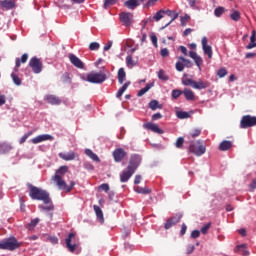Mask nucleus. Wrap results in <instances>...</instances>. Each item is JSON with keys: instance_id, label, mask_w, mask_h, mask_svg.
Returning <instances> with one entry per match:
<instances>
[{"instance_id": "obj_1", "label": "nucleus", "mask_w": 256, "mask_h": 256, "mask_svg": "<svg viewBox=\"0 0 256 256\" xmlns=\"http://www.w3.org/2000/svg\"><path fill=\"white\" fill-rule=\"evenodd\" d=\"M69 171V167L61 166L52 177V181L56 184V187L60 189V191H65V193H71L73 188L75 187V182L71 181L70 184L67 186V182L63 180V175Z\"/></svg>"}, {"instance_id": "obj_2", "label": "nucleus", "mask_w": 256, "mask_h": 256, "mask_svg": "<svg viewBox=\"0 0 256 256\" xmlns=\"http://www.w3.org/2000/svg\"><path fill=\"white\" fill-rule=\"evenodd\" d=\"M27 187L29 189V197H31L34 201L51 203V197L49 196V192L39 187L33 186V184H28Z\"/></svg>"}, {"instance_id": "obj_3", "label": "nucleus", "mask_w": 256, "mask_h": 256, "mask_svg": "<svg viewBox=\"0 0 256 256\" xmlns=\"http://www.w3.org/2000/svg\"><path fill=\"white\" fill-rule=\"evenodd\" d=\"M23 243L19 242L17 238L10 237L0 241V249L4 251H15L19 249Z\"/></svg>"}, {"instance_id": "obj_4", "label": "nucleus", "mask_w": 256, "mask_h": 256, "mask_svg": "<svg viewBox=\"0 0 256 256\" xmlns=\"http://www.w3.org/2000/svg\"><path fill=\"white\" fill-rule=\"evenodd\" d=\"M106 80H107V75H105V73H103L102 71H99V72L92 71L88 73L86 76V81H88V83L101 84Z\"/></svg>"}, {"instance_id": "obj_5", "label": "nucleus", "mask_w": 256, "mask_h": 256, "mask_svg": "<svg viewBox=\"0 0 256 256\" xmlns=\"http://www.w3.org/2000/svg\"><path fill=\"white\" fill-rule=\"evenodd\" d=\"M124 51L127 53L126 63L127 65H133V52L137 51V44H135L132 40L126 41V45L124 46Z\"/></svg>"}, {"instance_id": "obj_6", "label": "nucleus", "mask_w": 256, "mask_h": 256, "mask_svg": "<svg viewBox=\"0 0 256 256\" xmlns=\"http://www.w3.org/2000/svg\"><path fill=\"white\" fill-rule=\"evenodd\" d=\"M191 153H194L197 157H201V155H205L207 148L203 145L201 140H198L196 143L190 146Z\"/></svg>"}, {"instance_id": "obj_7", "label": "nucleus", "mask_w": 256, "mask_h": 256, "mask_svg": "<svg viewBox=\"0 0 256 256\" xmlns=\"http://www.w3.org/2000/svg\"><path fill=\"white\" fill-rule=\"evenodd\" d=\"M256 116L245 115L240 121V129H249V127H255Z\"/></svg>"}, {"instance_id": "obj_8", "label": "nucleus", "mask_w": 256, "mask_h": 256, "mask_svg": "<svg viewBox=\"0 0 256 256\" xmlns=\"http://www.w3.org/2000/svg\"><path fill=\"white\" fill-rule=\"evenodd\" d=\"M207 36L202 37L201 45H202V51L204 55H207L208 59L213 58V48L211 45L208 44Z\"/></svg>"}, {"instance_id": "obj_9", "label": "nucleus", "mask_w": 256, "mask_h": 256, "mask_svg": "<svg viewBox=\"0 0 256 256\" xmlns=\"http://www.w3.org/2000/svg\"><path fill=\"white\" fill-rule=\"evenodd\" d=\"M139 165H141V156L137 154L131 155L127 168L135 172Z\"/></svg>"}, {"instance_id": "obj_10", "label": "nucleus", "mask_w": 256, "mask_h": 256, "mask_svg": "<svg viewBox=\"0 0 256 256\" xmlns=\"http://www.w3.org/2000/svg\"><path fill=\"white\" fill-rule=\"evenodd\" d=\"M120 21L125 27H131L133 24V13L122 12L120 13Z\"/></svg>"}, {"instance_id": "obj_11", "label": "nucleus", "mask_w": 256, "mask_h": 256, "mask_svg": "<svg viewBox=\"0 0 256 256\" xmlns=\"http://www.w3.org/2000/svg\"><path fill=\"white\" fill-rule=\"evenodd\" d=\"M125 157H127V152L123 148H117L113 152V158L116 163H121Z\"/></svg>"}, {"instance_id": "obj_12", "label": "nucleus", "mask_w": 256, "mask_h": 256, "mask_svg": "<svg viewBox=\"0 0 256 256\" xmlns=\"http://www.w3.org/2000/svg\"><path fill=\"white\" fill-rule=\"evenodd\" d=\"M133 175H135V171L131 170L129 168L123 170L120 173V181L121 183H127V181H129L131 179V177H133Z\"/></svg>"}, {"instance_id": "obj_13", "label": "nucleus", "mask_w": 256, "mask_h": 256, "mask_svg": "<svg viewBox=\"0 0 256 256\" xmlns=\"http://www.w3.org/2000/svg\"><path fill=\"white\" fill-rule=\"evenodd\" d=\"M144 128L148 129V131H152L153 133H157L158 135H163V133H165L163 129L159 128V125L151 122L144 124Z\"/></svg>"}, {"instance_id": "obj_14", "label": "nucleus", "mask_w": 256, "mask_h": 256, "mask_svg": "<svg viewBox=\"0 0 256 256\" xmlns=\"http://www.w3.org/2000/svg\"><path fill=\"white\" fill-rule=\"evenodd\" d=\"M43 141H53V136L49 134H42L33 138L31 140V143H33L34 145H37L38 143H43Z\"/></svg>"}, {"instance_id": "obj_15", "label": "nucleus", "mask_w": 256, "mask_h": 256, "mask_svg": "<svg viewBox=\"0 0 256 256\" xmlns=\"http://www.w3.org/2000/svg\"><path fill=\"white\" fill-rule=\"evenodd\" d=\"M58 156L60 157V159H63V161H75V159L79 157V155H77V153L73 151L67 153L60 152Z\"/></svg>"}, {"instance_id": "obj_16", "label": "nucleus", "mask_w": 256, "mask_h": 256, "mask_svg": "<svg viewBox=\"0 0 256 256\" xmlns=\"http://www.w3.org/2000/svg\"><path fill=\"white\" fill-rule=\"evenodd\" d=\"M75 233H70L68 238H66V247L70 251V253H74L77 249V244H71V241H74Z\"/></svg>"}, {"instance_id": "obj_17", "label": "nucleus", "mask_w": 256, "mask_h": 256, "mask_svg": "<svg viewBox=\"0 0 256 256\" xmlns=\"http://www.w3.org/2000/svg\"><path fill=\"white\" fill-rule=\"evenodd\" d=\"M46 103H49L50 105H61L62 101L59 99L58 96L53 94H47L44 97Z\"/></svg>"}, {"instance_id": "obj_18", "label": "nucleus", "mask_w": 256, "mask_h": 256, "mask_svg": "<svg viewBox=\"0 0 256 256\" xmlns=\"http://www.w3.org/2000/svg\"><path fill=\"white\" fill-rule=\"evenodd\" d=\"M181 221V216H173L171 218H168L166 223L164 224V229H171L173 225H177Z\"/></svg>"}, {"instance_id": "obj_19", "label": "nucleus", "mask_w": 256, "mask_h": 256, "mask_svg": "<svg viewBox=\"0 0 256 256\" xmlns=\"http://www.w3.org/2000/svg\"><path fill=\"white\" fill-rule=\"evenodd\" d=\"M211 86V83H209L208 81H203L201 79H199L198 81H194V86L192 89H207L208 87Z\"/></svg>"}, {"instance_id": "obj_20", "label": "nucleus", "mask_w": 256, "mask_h": 256, "mask_svg": "<svg viewBox=\"0 0 256 256\" xmlns=\"http://www.w3.org/2000/svg\"><path fill=\"white\" fill-rule=\"evenodd\" d=\"M164 15H167V17H170V21L166 24V27L171 25V23H173V21H175V19H177V17H179V13L173 11V10H164Z\"/></svg>"}, {"instance_id": "obj_21", "label": "nucleus", "mask_w": 256, "mask_h": 256, "mask_svg": "<svg viewBox=\"0 0 256 256\" xmlns=\"http://www.w3.org/2000/svg\"><path fill=\"white\" fill-rule=\"evenodd\" d=\"M182 94L184 95L187 101H195V92H193V90L185 88L182 91Z\"/></svg>"}, {"instance_id": "obj_22", "label": "nucleus", "mask_w": 256, "mask_h": 256, "mask_svg": "<svg viewBox=\"0 0 256 256\" xmlns=\"http://www.w3.org/2000/svg\"><path fill=\"white\" fill-rule=\"evenodd\" d=\"M1 7L4 9H15V1L14 0H1L0 1Z\"/></svg>"}, {"instance_id": "obj_23", "label": "nucleus", "mask_w": 256, "mask_h": 256, "mask_svg": "<svg viewBox=\"0 0 256 256\" xmlns=\"http://www.w3.org/2000/svg\"><path fill=\"white\" fill-rule=\"evenodd\" d=\"M94 211L96 213V217L100 223H105V217L103 216V210H101V207L94 205L93 206Z\"/></svg>"}, {"instance_id": "obj_24", "label": "nucleus", "mask_w": 256, "mask_h": 256, "mask_svg": "<svg viewBox=\"0 0 256 256\" xmlns=\"http://www.w3.org/2000/svg\"><path fill=\"white\" fill-rule=\"evenodd\" d=\"M233 147V143L229 140H224L219 145L220 151H229Z\"/></svg>"}, {"instance_id": "obj_25", "label": "nucleus", "mask_w": 256, "mask_h": 256, "mask_svg": "<svg viewBox=\"0 0 256 256\" xmlns=\"http://www.w3.org/2000/svg\"><path fill=\"white\" fill-rule=\"evenodd\" d=\"M129 85H131V82L129 81L123 84V86L116 93L117 99H121V97H123V93L127 91V89L129 88Z\"/></svg>"}, {"instance_id": "obj_26", "label": "nucleus", "mask_w": 256, "mask_h": 256, "mask_svg": "<svg viewBox=\"0 0 256 256\" xmlns=\"http://www.w3.org/2000/svg\"><path fill=\"white\" fill-rule=\"evenodd\" d=\"M124 5L125 7L133 11V9H135L136 7H139L140 3H139V0H127L124 3Z\"/></svg>"}, {"instance_id": "obj_27", "label": "nucleus", "mask_w": 256, "mask_h": 256, "mask_svg": "<svg viewBox=\"0 0 256 256\" xmlns=\"http://www.w3.org/2000/svg\"><path fill=\"white\" fill-rule=\"evenodd\" d=\"M182 85L193 88L195 85V80L187 78V74H184L182 77Z\"/></svg>"}, {"instance_id": "obj_28", "label": "nucleus", "mask_w": 256, "mask_h": 256, "mask_svg": "<svg viewBox=\"0 0 256 256\" xmlns=\"http://www.w3.org/2000/svg\"><path fill=\"white\" fill-rule=\"evenodd\" d=\"M155 86L154 82L146 84V86L138 91V97H143L152 87Z\"/></svg>"}, {"instance_id": "obj_29", "label": "nucleus", "mask_w": 256, "mask_h": 256, "mask_svg": "<svg viewBox=\"0 0 256 256\" xmlns=\"http://www.w3.org/2000/svg\"><path fill=\"white\" fill-rule=\"evenodd\" d=\"M189 56L195 61L196 65H201V63H203V58H201L197 52L191 51L189 52Z\"/></svg>"}, {"instance_id": "obj_30", "label": "nucleus", "mask_w": 256, "mask_h": 256, "mask_svg": "<svg viewBox=\"0 0 256 256\" xmlns=\"http://www.w3.org/2000/svg\"><path fill=\"white\" fill-rule=\"evenodd\" d=\"M85 155H87V157H90L92 161H96V163H99L101 161V159H99V156H97V154H95L91 149H86Z\"/></svg>"}, {"instance_id": "obj_31", "label": "nucleus", "mask_w": 256, "mask_h": 256, "mask_svg": "<svg viewBox=\"0 0 256 256\" xmlns=\"http://www.w3.org/2000/svg\"><path fill=\"white\" fill-rule=\"evenodd\" d=\"M126 77H127V74L125 73V68H120L118 70V83L120 85H123Z\"/></svg>"}, {"instance_id": "obj_32", "label": "nucleus", "mask_w": 256, "mask_h": 256, "mask_svg": "<svg viewBox=\"0 0 256 256\" xmlns=\"http://www.w3.org/2000/svg\"><path fill=\"white\" fill-rule=\"evenodd\" d=\"M256 31L252 30V34L250 37V43L246 46V49H254L256 47Z\"/></svg>"}, {"instance_id": "obj_33", "label": "nucleus", "mask_w": 256, "mask_h": 256, "mask_svg": "<svg viewBox=\"0 0 256 256\" xmlns=\"http://www.w3.org/2000/svg\"><path fill=\"white\" fill-rule=\"evenodd\" d=\"M149 108L152 111H157V109H163V104H160L157 100H152L149 102Z\"/></svg>"}, {"instance_id": "obj_34", "label": "nucleus", "mask_w": 256, "mask_h": 256, "mask_svg": "<svg viewBox=\"0 0 256 256\" xmlns=\"http://www.w3.org/2000/svg\"><path fill=\"white\" fill-rule=\"evenodd\" d=\"M12 149L11 145L7 143H0V155H5V153H9Z\"/></svg>"}, {"instance_id": "obj_35", "label": "nucleus", "mask_w": 256, "mask_h": 256, "mask_svg": "<svg viewBox=\"0 0 256 256\" xmlns=\"http://www.w3.org/2000/svg\"><path fill=\"white\" fill-rule=\"evenodd\" d=\"M39 209H41V211H53L55 209V205H53V202L50 198V203H44V205H39Z\"/></svg>"}, {"instance_id": "obj_36", "label": "nucleus", "mask_w": 256, "mask_h": 256, "mask_svg": "<svg viewBox=\"0 0 256 256\" xmlns=\"http://www.w3.org/2000/svg\"><path fill=\"white\" fill-rule=\"evenodd\" d=\"M69 60L72 63V65H83L81 59L76 57L74 54H69Z\"/></svg>"}, {"instance_id": "obj_37", "label": "nucleus", "mask_w": 256, "mask_h": 256, "mask_svg": "<svg viewBox=\"0 0 256 256\" xmlns=\"http://www.w3.org/2000/svg\"><path fill=\"white\" fill-rule=\"evenodd\" d=\"M230 19H232V21H240L241 19V12L234 10L231 14H230Z\"/></svg>"}, {"instance_id": "obj_38", "label": "nucleus", "mask_w": 256, "mask_h": 256, "mask_svg": "<svg viewBox=\"0 0 256 256\" xmlns=\"http://www.w3.org/2000/svg\"><path fill=\"white\" fill-rule=\"evenodd\" d=\"M176 117L178 119H189L190 115L185 111H176Z\"/></svg>"}, {"instance_id": "obj_39", "label": "nucleus", "mask_w": 256, "mask_h": 256, "mask_svg": "<svg viewBox=\"0 0 256 256\" xmlns=\"http://www.w3.org/2000/svg\"><path fill=\"white\" fill-rule=\"evenodd\" d=\"M163 17H165V10H160L154 15L153 19L154 21H161Z\"/></svg>"}, {"instance_id": "obj_40", "label": "nucleus", "mask_w": 256, "mask_h": 256, "mask_svg": "<svg viewBox=\"0 0 256 256\" xmlns=\"http://www.w3.org/2000/svg\"><path fill=\"white\" fill-rule=\"evenodd\" d=\"M158 79H160L161 81H169V76H167L164 70H159Z\"/></svg>"}, {"instance_id": "obj_41", "label": "nucleus", "mask_w": 256, "mask_h": 256, "mask_svg": "<svg viewBox=\"0 0 256 256\" xmlns=\"http://www.w3.org/2000/svg\"><path fill=\"white\" fill-rule=\"evenodd\" d=\"M12 81L15 83V85H21V78L17 75V73L12 72L11 73Z\"/></svg>"}, {"instance_id": "obj_42", "label": "nucleus", "mask_w": 256, "mask_h": 256, "mask_svg": "<svg viewBox=\"0 0 256 256\" xmlns=\"http://www.w3.org/2000/svg\"><path fill=\"white\" fill-rule=\"evenodd\" d=\"M38 224H39V218H35L31 220V222L28 224L29 231H31L32 229H35V227H37Z\"/></svg>"}, {"instance_id": "obj_43", "label": "nucleus", "mask_w": 256, "mask_h": 256, "mask_svg": "<svg viewBox=\"0 0 256 256\" xmlns=\"http://www.w3.org/2000/svg\"><path fill=\"white\" fill-rule=\"evenodd\" d=\"M201 135V128H195L190 131V136L195 139V137H199Z\"/></svg>"}, {"instance_id": "obj_44", "label": "nucleus", "mask_w": 256, "mask_h": 256, "mask_svg": "<svg viewBox=\"0 0 256 256\" xmlns=\"http://www.w3.org/2000/svg\"><path fill=\"white\" fill-rule=\"evenodd\" d=\"M27 59H29V55L23 54L21 59H16V65H21V63H27Z\"/></svg>"}, {"instance_id": "obj_45", "label": "nucleus", "mask_w": 256, "mask_h": 256, "mask_svg": "<svg viewBox=\"0 0 256 256\" xmlns=\"http://www.w3.org/2000/svg\"><path fill=\"white\" fill-rule=\"evenodd\" d=\"M137 193H142L143 195H149V193H151V189L149 188H143V187H138L136 189Z\"/></svg>"}, {"instance_id": "obj_46", "label": "nucleus", "mask_w": 256, "mask_h": 256, "mask_svg": "<svg viewBox=\"0 0 256 256\" xmlns=\"http://www.w3.org/2000/svg\"><path fill=\"white\" fill-rule=\"evenodd\" d=\"M209 229H211V222L205 224L202 228H201V234L202 235H207V233L209 232Z\"/></svg>"}, {"instance_id": "obj_47", "label": "nucleus", "mask_w": 256, "mask_h": 256, "mask_svg": "<svg viewBox=\"0 0 256 256\" xmlns=\"http://www.w3.org/2000/svg\"><path fill=\"white\" fill-rule=\"evenodd\" d=\"M100 47H101V45L98 42H92L89 45L90 51H99Z\"/></svg>"}, {"instance_id": "obj_48", "label": "nucleus", "mask_w": 256, "mask_h": 256, "mask_svg": "<svg viewBox=\"0 0 256 256\" xmlns=\"http://www.w3.org/2000/svg\"><path fill=\"white\" fill-rule=\"evenodd\" d=\"M227 74H228V72H227L226 68H220L217 71V75L219 76L220 79H223V77H226Z\"/></svg>"}, {"instance_id": "obj_49", "label": "nucleus", "mask_w": 256, "mask_h": 256, "mask_svg": "<svg viewBox=\"0 0 256 256\" xmlns=\"http://www.w3.org/2000/svg\"><path fill=\"white\" fill-rule=\"evenodd\" d=\"M183 143H185V139H183V137H179V138L176 140L175 147H176L177 149H182V148H183Z\"/></svg>"}, {"instance_id": "obj_50", "label": "nucleus", "mask_w": 256, "mask_h": 256, "mask_svg": "<svg viewBox=\"0 0 256 256\" xmlns=\"http://www.w3.org/2000/svg\"><path fill=\"white\" fill-rule=\"evenodd\" d=\"M30 67L33 73H41L43 71V66L41 65H31Z\"/></svg>"}, {"instance_id": "obj_51", "label": "nucleus", "mask_w": 256, "mask_h": 256, "mask_svg": "<svg viewBox=\"0 0 256 256\" xmlns=\"http://www.w3.org/2000/svg\"><path fill=\"white\" fill-rule=\"evenodd\" d=\"M41 59L37 58V57H32L30 59L29 65H41Z\"/></svg>"}, {"instance_id": "obj_52", "label": "nucleus", "mask_w": 256, "mask_h": 256, "mask_svg": "<svg viewBox=\"0 0 256 256\" xmlns=\"http://www.w3.org/2000/svg\"><path fill=\"white\" fill-rule=\"evenodd\" d=\"M181 95H183V91L181 90H173L172 91V97L173 99H179V97H181Z\"/></svg>"}, {"instance_id": "obj_53", "label": "nucleus", "mask_w": 256, "mask_h": 256, "mask_svg": "<svg viewBox=\"0 0 256 256\" xmlns=\"http://www.w3.org/2000/svg\"><path fill=\"white\" fill-rule=\"evenodd\" d=\"M176 65H189V60L185 59L184 57H180Z\"/></svg>"}, {"instance_id": "obj_54", "label": "nucleus", "mask_w": 256, "mask_h": 256, "mask_svg": "<svg viewBox=\"0 0 256 256\" xmlns=\"http://www.w3.org/2000/svg\"><path fill=\"white\" fill-rule=\"evenodd\" d=\"M32 133L29 132L27 134H25L24 136H22L19 140L20 145H23V143H25V141H27V139H29V137H31Z\"/></svg>"}, {"instance_id": "obj_55", "label": "nucleus", "mask_w": 256, "mask_h": 256, "mask_svg": "<svg viewBox=\"0 0 256 256\" xmlns=\"http://www.w3.org/2000/svg\"><path fill=\"white\" fill-rule=\"evenodd\" d=\"M223 11H224L223 7H218L214 10V15L216 17H221L223 15Z\"/></svg>"}, {"instance_id": "obj_56", "label": "nucleus", "mask_w": 256, "mask_h": 256, "mask_svg": "<svg viewBox=\"0 0 256 256\" xmlns=\"http://www.w3.org/2000/svg\"><path fill=\"white\" fill-rule=\"evenodd\" d=\"M200 235H201V231H199V230H194V231L191 232V238L192 239H197V238L200 237Z\"/></svg>"}, {"instance_id": "obj_57", "label": "nucleus", "mask_w": 256, "mask_h": 256, "mask_svg": "<svg viewBox=\"0 0 256 256\" xmlns=\"http://www.w3.org/2000/svg\"><path fill=\"white\" fill-rule=\"evenodd\" d=\"M249 189H250L251 193H253V191H255V189H256V178H254L252 180V183L249 184Z\"/></svg>"}, {"instance_id": "obj_58", "label": "nucleus", "mask_w": 256, "mask_h": 256, "mask_svg": "<svg viewBox=\"0 0 256 256\" xmlns=\"http://www.w3.org/2000/svg\"><path fill=\"white\" fill-rule=\"evenodd\" d=\"M99 189H101L102 191H105V193H107L108 191H109V184H107V183H104V184H101L100 186H99Z\"/></svg>"}, {"instance_id": "obj_59", "label": "nucleus", "mask_w": 256, "mask_h": 256, "mask_svg": "<svg viewBox=\"0 0 256 256\" xmlns=\"http://www.w3.org/2000/svg\"><path fill=\"white\" fill-rule=\"evenodd\" d=\"M194 251H195V246L194 245H188L187 246V250H186L187 255H191V253H193Z\"/></svg>"}, {"instance_id": "obj_60", "label": "nucleus", "mask_w": 256, "mask_h": 256, "mask_svg": "<svg viewBox=\"0 0 256 256\" xmlns=\"http://www.w3.org/2000/svg\"><path fill=\"white\" fill-rule=\"evenodd\" d=\"M111 47H113V41H108L107 44L104 45L103 50L109 51V49H111Z\"/></svg>"}, {"instance_id": "obj_61", "label": "nucleus", "mask_w": 256, "mask_h": 256, "mask_svg": "<svg viewBox=\"0 0 256 256\" xmlns=\"http://www.w3.org/2000/svg\"><path fill=\"white\" fill-rule=\"evenodd\" d=\"M150 39H151L154 47H158V45H157V36L155 34H151Z\"/></svg>"}, {"instance_id": "obj_62", "label": "nucleus", "mask_w": 256, "mask_h": 256, "mask_svg": "<svg viewBox=\"0 0 256 256\" xmlns=\"http://www.w3.org/2000/svg\"><path fill=\"white\" fill-rule=\"evenodd\" d=\"M163 115L161 113H156L152 116V121H158V119H162Z\"/></svg>"}, {"instance_id": "obj_63", "label": "nucleus", "mask_w": 256, "mask_h": 256, "mask_svg": "<svg viewBox=\"0 0 256 256\" xmlns=\"http://www.w3.org/2000/svg\"><path fill=\"white\" fill-rule=\"evenodd\" d=\"M187 233V225L185 223L182 224L180 235H185Z\"/></svg>"}, {"instance_id": "obj_64", "label": "nucleus", "mask_w": 256, "mask_h": 256, "mask_svg": "<svg viewBox=\"0 0 256 256\" xmlns=\"http://www.w3.org/2000/svg\"><path fill=\"white\" fill-rule=\"evenodd\" d=\"M116 2L117 0H105L104 7L107 8L109 5H114Z\"/></svg>"}]
</instances>
